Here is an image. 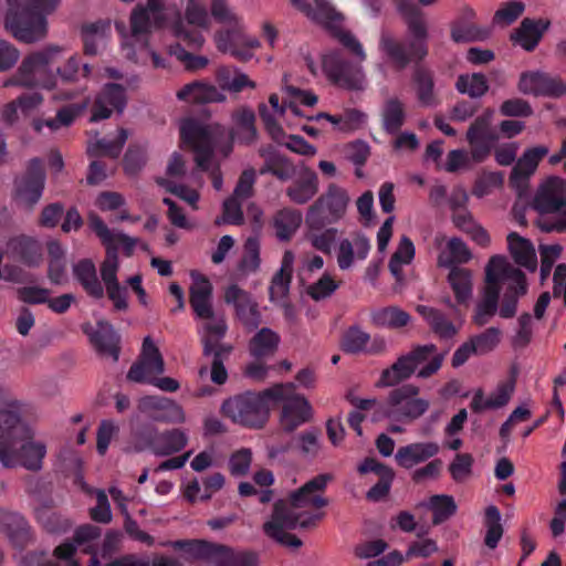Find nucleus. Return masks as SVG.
Here are the masks:
<instances>
[{"label":"nucleus","mask_w":566,"mask_h":566,"mask_svg":"<svg viewBox=\"0 0 566 566\" xmlns=\"http://www.w3.org/2000/svg\"><path fill=\"white\" fill-rule=\"evenodd\" d=\"M64 49L59 45H48L40 51L27 55L15 74L4 82V86L40 87L56 91L54 99L69 101L78 95V90H59L60 84H76L87 80L93 66L84 62L78 54L70 56L63 65L56 67L55 74L50 69L60 61Z\"/></svg>","instance_id":"obj_1"},{"label":"nucleus","mask_w":566,"mask_h":566,"mask_svg":"<svg viewBox=\"0 0 566 566\" xmlns=\"http://www.w3.org/2000/svg\"><path fill=\"white\" fill-rule=\"evenodd\" d=\"M331 480V474H319L293 492L289 502L276 501L270 520L263 524L265 535L287 547L294 549L301 547L302 541L286 531L297 526L301 528L314 527L323 518V513L301 510H319L326 506L328 500L323 496V492Z\"/></svg>","instance_id":"obj_2"},{"label":"nucleus","mask_w":566,"mask_h":566,"mask_svg":"<svg viewBox=\"0 0 566 566\" xmlns=\"http://www.w3.org/2000/svg\"><path fill=\"white\" fill-rule=\"evenodd\" d=\"M400 11L405 17L410 38L401 41L384 33L379 41V49L398 71L405 70L410 63L422 62L429 53L428 28L421 10L413 4L401 3Z\"/></svg>","instance_id":"obj_3"},{"label":"nucleus","mask_w":566,"mask_h":566,"mask_svg":"<svg viewBox=\"0 0 566 566\" xmlns=\"http://www.w3.org/2000/svg\"><path fill=\"white\" fill-rule=\"evenodd\" d=\"M60 0H8L4 24L12 35L24 43H33L46 35V15Z\"/></svg>","instance_id":"obj_4"},{"label":"nucleus","mask_w":566,"mask_h":566,"mask_svg":"<svg viewBox=\"0 0 566 566\" xmlns=\"http://www.w3.org/2000/svg\"><path fill=\"white\" fill-rule=\"evenodd\" d=\"M293 388V382L277 384L262 392L247 391L227 399L222 413L233 422L248 428H262L269 419L270 403Z\"/></svg>","instance_id":"obj_5"},{"label":"nucleus","mask_w":566,"mask_h":566,"mask_svg":"<svg viewBox=\"0 0 566 566\" xmlns=\"http://www.w3.org/2000/svg\"><path fill=\"white\" fill-rule=\"evenodd\" d=\"M443 354H437L434 344L417 345L409 353L401 355L388 368L381 371L377 382L379 387H392L409 379L417 370L418 366L428 361L419 369V378H429L436 374L442 366Z\"/></svg>","instance_id":"obj_6"},{"label":"nucleus","mask_w":566,"mask_h":566,"mask_svg":"<svg viewBox=\"0 0 566 566\" xmlns=\"http://www.w3.org/2000/svg\"><path fill=\"white\" fill-rule=\"evenodd\" d=\"M419 387L412 384L402 385L392 389L387 398L378 405L376 413L390 421L411 423L423 416L430 402L419 398Z\"/></svg>","instance_id":"obj_7"},{"label":"nucleus","mask_w":566,"mask_h":566,"mask_svg":"<svg viewBox=\"0 0 566 566\" xmlns=\"http://www.w3.org/2000/svg\"><path fill=\"white\" fill-rule=\"evenodd\" d=\"M165 371V363L159 348L156 346L150 336H146L143 340L142 352L138 359L133 363L127 379L134 382H148L166 392H175L179 389V382L171 377L157 378Z\"/></svg>","instance_id":"obj_8"},{"label":"nucleus","mask_w":566,"mask_h":566,"mask_svg":"<svg viewBox=\"0 0 566 566\" xmlns=\"http://www.w3.org/2000/svg\"><path fill=\"white\" fill-rule=\"evenodd\" d=\"M349 197L347 191L331 184L327 190L310 206L305 222L310 230H322L335 223L345 214Z\"/></svg>","instance_id":"obj_9"},{"label":"nucleus","mask_w":566,"mask_h":566,"mask_svg":"<svg viewBox=\"0 0 566 566\" xmlns=\"http://www.w3.org/2000/svg\"><path fill=\"white\" fill-rule=\"evenodd\" d=\"M556 179H549L534 197L533 207L541 214H553L541 223L544 232H566V200L555 189Z\"/></svg>","instance_id":"obj_10"},{"label":"nucleus","mask_w":566,"mask_h":566,"mask_svg":"<svg viewBox=\"0 0 566 566\" xmlns=\"http://www.w3.org/2000/svg\"><path fill=\"white\" fill-rule=\"evenodd\" d=\"M502 262L503 264L501 263V266L499 265L495 269L500 291L503 285H506L500 307V316L512 318L516 313L518 297L527 293V281L525 273L511 264L506 256L502 255Z\"/></svg>","instance_id":"obj_11"},{"label":"nucleus","mask_w":566,"mask_h":566,"mask_svg":"<svg viewBox=\"0 0 566 566\" xmlns=\"http://www.w3.org/2000/svg\"><path fill=\"white\" fill-rule=\"evenodd\" d=\"M323 71L334 84L347 90H361L364 73L360 62L348 60L340 50L323 56Z\"/></svg>","instance_id":"obj_12"},{"label":"nucleus","mask_w":566,"mask_h":566,"mask_svg":"<svg viewBox=\"0 0 566 566\" xmlns=\"http://www.w3.org/2000/svg\"><path fill=\"white\" fill-rule=\"evenodd\" d=\"M180 139L195 151L197 166L203 171L208 170L214 145L210 127L193 118H187L180 125Z\"/></svg>","instance_id":"obj_13"},{"label":"nucleus","mask_w":566,"mask_h":566,"mask_svg":"<svg viewBox=\"0 0 566 566\" xmlns=\"http://www.w3.org/2000/svg\"><path fill=\"white\" fill-rule=\"evenodd\" d=\"M186 22L180 18L172 24V32L177 40L184 42L189 50H199L205 38L198 27H207L208 12L200 0H189L186 8Z\"/></svg>","instance_id":"obj_14"},{"label":"nucleus","mask_w":566,"mask_h":566,"mask_svg":"<svg viewBox=\"0 0 566 566\" xmlns=\"http://www.w3.org/2000/svg\"><path fill=\"white\" fill-rule=\"evenodd\" d=\"M165 21L160 0H148L146 6L138 4L130 14V38L140 46H146L151 28L159 29Z\"/></svg>","instance_id":"obj_15"},{"label":"nucleus","mask_w":566,"mask_h":566,"mask_svg":"<svg viewBox=\"0 0 566 566\" xmlns=\"http://www.w3.org/2000/svg\"><path fill=\"white\" fill-rule=\"evenodd\" d=\"M502 255H493L485 266V285L482 300L476 304L473 322L484 326L495 315L500 298V284H497L496 266H501Z\"/></svg>","instance_id":"obj_16"},{"label":"nucleus","mask_w":566,"mask_h":566,"mask_svg":"<svg viewBox=\"0 0 566 566\" xmlns=\"http://www.w3.org/2000/svg\"><path fill=\"white\" fill-rule=\"evenodd\" d=\"M45 185V170L43 160L32 158L27 166L25 172L15 178V198L28 208H32L42 197Z\"/></svg>","instance_id":"obj_17"},{"label":"nucleus","mask_w":566,"mask_h":566,"mask_svg":"<svg viewBox=\"0 0 566 566\" xmlns=\"http://www.w3.org/2000/svg\"><path fill=\"white\" fill-rule=\"evenodd\" d=\"M491 116L492 111L489 109L478 116L468 128L467 142L471 147V158L475 163H483L497 142L499 137L491 128Z\"/></svg>","instance_id":"obj_18"},{"label":"nucleus","mask_w":566,"mask_h":566,"mask_svg":"<svg viewBox=\"0 0 566 566\" xmlns=\"http://www.w3.org/2000/svg\"><path fill=\"white\" fill-rule=\"evenodd\" d=\"M518 91L523 94L558 98L566 95V83L558 76L546 72H523L520 76Z\"/></svg>","instance_id":"obj_19"},{"label":"nucleus","mask_w":566,"mask_h":566,"mask_svg":"<svg viewBox=\"0 0 566 566\" xmlns=\"http://www.w3.org/2000/svg\"><path fill=\"white\" fill-rule=\"evenodd\" d=\"M224 302L234 306L238 319L248 332H253L260 326L261 313L249 292L237 284H230L224 290Z\"/></svg>","instance_id":"obj_20"},{"label":"nucleus","mask_w":566,"mask_h":566,"mask_svg":"<svg viewBox=\"0 0 566 566\" xmlns=\"http://www.w3.org/2000/svg\"><path fill=\"white\" fill-rule=\"evenodd\" d=\"M277 402H283L280 418L283 430L292 432L297 427L310 421L312 407L305 397L295 394L294 384L291 391H286L283 397L272 401L273 405Z\"/></svg>","instance_id":"obj_21"},{"label":"nucleus","mask_w":566,"mask_h":566,"mask_svg":"<svg viewBox=\"0 0 566 566\" xmlns=\"http://www.w3.org/2000/svg\"><path fill=\"white\" fill-rule=\"evenodd\" d=\"M127 104L126 90L117 83H106L95 96L91 107V120L98 122L111 117L113 112L122 114Z\"/></svg>","instance_id":"obj_22"},{"label":"nucleus","mask_w":566,"mask_h":566,"mask_svg":"<svg viewBox=\"0 0 566 566\" xmlns=\"http://www.w3.org/2000/svg\"><path fill=\"white\" fill-rule=\"evenodd\" d=\"M340 348L344 353L352 355H380L386 350V342L380 336L371 338L370 334L358 325H352L340 338Z\"/></svg>","instance_id":"obj_23"},{"label":"nucleus","mask_w":566,"mask_h":566,"mask_svg":"<svg viewBox=\"0 0 566 566\" xmlns=\"http://www.w3.org/2000/svg\"><path fill=\"white\" fill-rule=\"evenodd\" d=\"M138 409L158 422L180 423L185 420L182 408L167 397L145 396L139 400Z\"/></svg>","instance_id":"obj_24"},{"label":"nucleus","mask_w":566,"mask_h":566,"mask_svg":"<svg viewBox=\"0 0 566 566\" xmlns=\"http://www.w3.org/2000/svg\"><path fill=\"white\" fill-rule=\"evenodd\" d=\"M259 155L263 159V165L259 169L261 176L272 175L284 182L297 174L294 163L272 145L260 147Z\"/></svg>","instance_id":"obj_25"},{"label":"nucleus","mask_w":566,"mask_h":566,"mask_svg":"<svg viewBox=\"0 0 566 566\" xmlns=\"http://www.w3.org/2000/svg\"><path fill=\"white\" fill-rule=\"evenodd\" d=\"M82 329L99 354L111 356L115 361L118 360L120 337L112 324L99 321L96 328L91 324H85L82 326Z\"/></svg>","instance_id":"obj_26"},{"label":"nucleus","mask_w":566,"mask_h":566,"mask_svg":"<svg viewBox=\"0 0 566 566\" xmlns=\"http://www.w3.org/2000/svg\"><path fill=\"white\" fill-rule=\"evenodd\" d=\"M7 254L29 268H36L42 261L40 243L24 234L13 237L8 241Z\"/></svg>","instance_id":"obj_27"},{"label":"nucleus","mask_w":566,"mask_h":566,"mask_svg":"<svg viewBox=\"0 0 566 566\" xmlns=\"http://www.w3.org/2000/svg\"><path fill=\"white\" fill-rule=\"evenodd\" d=\"M549 27V20L524 18L520 27L511 34V40L525 51L532 52L536 49Z\"/></svg>","instance_id":"obj_28"},{"label":"nucleus","mask_w":566,"mask_h":566,"mask_svg":"<svg viewBox=\"0 0 566 566\" xmlns=\"http://www.w3.org/2000/svg\"><path fill=\"white\" fill-rule=\"evenodd\" d=\"M318 191V176L310 167L303 166L297 178L286 188V196L296 205L307 203Z\"/></svg>","instance_id":"obj_29"},{"label":"nucleus","mask_w":566,"mask_h":566,"mask_svg":"<svg viewBox=\"0 0 566 566\" xmlns=\"http://www.w3.org/2000/svg\"><path fill=\"white\" fill-rule=\"evenodd\" d=\"M214 39L220 52L228 53L239 61L247 62L253 55L252 52L243 45L244 33L237 25L218 31Z\"/></svg>","instance_id":"obj_30"},{"label":"nucleus","mask_w":566,"mask_h":566,"mask_svg":"<svg viewBox=\"0 0 566 566\" xmlns=\"http://www.w3.org/2000/svg\"><path fill=\"white\" fill-rule=\"evenodd\" d=\"M10 452L17 453L18 460H43L46 446L42 441L34 440L30 427L20 428V434L10 441Z\"/></svg>","instance_id":"obj_31"},{"label":"nucleus","mask_w":566,"mask_h":566,"mask_svg":"<svg viewBox=\"0 0 566 566\" xmlns=\"http://www.w3.org/2000/svg\"><path fill=\"white\" fill-rule=\"evenodd\" d=\"M318 439L319 430L317 429L302 432L297 437L293 438V440L286 446L269 448V458L274 459L279 455L289 453L290 451H298L300 454L304 457H316L321 448Z\"/></svg>","instance_id":"obj_32"},{"label":"nucleus","mask_w":566,"mask_h":566,"mask_svg":"<svg viewBox=\"0 0 566 566\" xmlns=\"http://www.w3.org/2000/svg\"><path fill=\"white\" fill-rule=\"evenodd\" d=\"M232 119L235 128L229 133L230 140H238L244 145L254 143L258 137L254 112L248 107H240L233 112Z\"/></svg>","instance_id":"obj_33"},{"label":"nucleus","mask_w":566,"mask_h":566,"mask_svg":"<svg viewBox=\"0 0 566 566\" xmlns=\"http://www.w3.org/2000/svg\"><path fill=\"white\" fill-rule=\"evenodd\" d=\"M447 281L454 294L458 305L468 306L473 295L472 271L459 265H451Z\"/></svg>","instance_id":"obj_34"},{"label":"nucleus","mask_w":566,"mask_h":566,"mask_svg":"<svg viewBox=\"0 0 566 566\" xmlns=\"http://www.w3.org/2000/svg\"><path fill=\"white\" fill-rule=\"evenodd\" d=\"M177 97L197 104L222 102L226 98L214 85L199 81L186 84L177 92Z\"/></svg>","instance_id":"obj_35"},{"label":"nucleus","mask_w":566,"mask_h":566,"mask_svg":"<svg viewBox=\"0 0 566 566\" xmlns=\"http://www.w3.org/2000/svg\"><path fill=\"white\" fill-rule=\"evenodd\" d=\"M73 274L87 295L97 300L104 296V287L97 277L96 268L92 260H80L73 265Z\"/></svg>","instance_id":"obj_36"},{"label":"nucleus","mask_w":566,"mask_h":566,"mask_svg":"<svg viewBox=\"0 0 566 566\" xmlns=\"http://www.w3.org/2000/svg\"><path fill=\"white\" fill-rule=\"evenodd\" d=\"M507 244L510 253L517 265L525 268L530 272L536 270V252L530 240L516 232H511L507 235Z\"/></svg>","instance_id":"obj_37"},{"label":"nucleus","mask_w":566,"mask_h":566,"mask_svg":"<svg viewBox=\"0 0 566 566\" xmlns=\"http://www.w3.org/2000/svg\"><path fill=\"white\" fill-rule=\"evenodd\" d=\"M361 474L373 472L379 476V481L367 492V499L377 502L385 497L392 480V471L381 462H364L358 467Z\"/></svg>","instance_id":"obj_38"},{"label":"nucleus","mask_w":566,"mask_h":566,"mask_svg":"<svg viewBox=\"0 0 566 566\" xmlns=\"http://www.w3.org/2000/svg\"><path fill=\"white\" fill-rule=\"evenodd\" d=\"M212 564L214 566H258L259 556L251 551H235L229 546L217 545Z\"/></svg>","instance_id":"obj_39"},{"label":"nucleus","mask_w":566,"mask_h":566,"mask_svg":"<svg viewBox=\"0 0 566 566\" xmlns=\"http://www.w3.org/2000/svg\"><path fill=\"white\" fill-rule=\"evenodd\" d=\"M417 312L426 319L431 331L440 338L449 339L458 333V328L441 311L426 305H418Z\"/></svg>","instance_id":"obj_40"},{"label":"nucleus","mask_w":566,"mask_h":566,"mask_svg":"<svg viewBox=\"0 0 566 566\" xmlns=\"http://www.w3.org/2000/svg\"><path fill=\"white\" fill-rule=\"evenodd\" d=\"M279 344V334L269 327H263L250 339L249 352L255 359H262L274 355Z\"/></svg>","instance_id":"obj_41"},{"label":"nucleus","mask_w":566,"mask_h":566,"mask_svg":"<svg viewBox=\"0 0 566 566\" xmlns=\"http://www.w3.org/2000/svg\"><path fill=\"white\" fill-rule=\"evenodd\" d=\"M175 549L182 552L186 560H208L212 564L217 544L199 539L176 541L171 543Z\"/></svg>","instance_id":"obj_42"},{"label":"nucleus","mask_w":566,"mask_h":566,"mask_svg":"<svg viewBox=\"0 0 566 566\" xmlns=\"http://www.w3.org/2000/svg\"><path fill=\"white\" fill-rule=\"evenodd\" d=\"M153 437L156 455H171L182 450L187 443V437L180 429L166 430Z\"/></svg>","instance_id":"obj_43"},{"label":"nucleus","mask_w":566,"mask_h":566,"mask_svg":"<svg viewBox=\"0 0 566 566\" xmlns=\"http://www.w3.org/2000/svg\"><path fill=\"white\" fill-rule=\"evenodd\" d=\"M381 116L384 130L387 134L396 135L406 120L405 105L396 97L389 98L384 105Z\"/></svg>","instance_id":"obj_44"},{"label":"nucleus","mask_w":566,"mask_h":566,"mask_svg":"<svg viewBox=\"0 0 566 566\" xmlns=\"http://www.w3.org/2000/svg\"><path fill=\"white\" fill-rule=\"evenodd\" d=\"M302 212L296 209L285 208L277 212L274 219L276 235L280 240H290L302 223Z\"/></svg>","instance_id":"obj_45"},{"label":"nucleus","mask_w":566,"mask_h":566,"mask_svg":"<svg viewBox=\"0 0 566 566\" xmlns=\"http://www.w3.org/2000/svg\"><path fill=\"white\" fill-rule=\"evenodd\" d=\"M128 138V133L125 128H118V134L114 139L102 138L88 148L87 153L91 157L107 156L116 159L119 157L123 147Z\"/></svg>","instance_id":"obj_46"},{"label":"nucleus","mask_w":566,"mask_h":566,"mask_svg":"<svg viewBox=\"0 0 566 566\" xmlns=\"http://www.w3.org/2000/svg\"><path fill=\"white\" fill-rule=\"evenodd\" d=\"M455 88L471 98H480L489 91V83L483 73L461 74L457 78Z\"/></svg>","instance_id":"obj_47"},{"label":"nucleus","mask_w":566,"mask_h":566,"mask_svg":"<svg viewBox=\"0 0 566 566\" xmlns=\"http://www.w3.org/2000/svg\"><path fill=\"white\" fill-rule=\"evenodd\" d=\"M490 35L488 28H481L475 23L453 21L451 24V39L455 43L483 41Z\"/></svg>","instance_id":"obj_48"},{"label":"nucleus","mask_w":566,"mask_h":566,"mask_svg":"<svg viewBox=\"0 0 566 566\" xmlns=\"http://www.w3.org/2000/svg\"><path fill=\"white\" fill-rule=\"evenodd\" d=\"M410 321V315L394 306L377 310L371 313V322L379 327L400 328Z\"/></svg>","instance_id":"obj_49"},{"label":"nucleus","mask_w":566,"mask_h":566,"mask_svg":"<svg viewBox=\"0 0 566 566\" xmlns=\"http://www.w3.org/2000/svg\"><path fill=\"white\" fill-rule=\"evenodd\" d=\"M413 82L419 102L424 106H433L436 104V96L432 73L427 69L418 66L413 72Z\"/></svg>","instance_id":"obj_50"},{"label":"nucleus","mask_w":566,"mask_h":566,"mask_svg":"<svg viewBox=\"0 0 566 566\" xmlns=\"http://www.w3.org/2000/svg\"><path fill=\"white\" fill-rule=\"evenodd\" d=\"M439 444L436 442L411 443L398 449L395 460H428L438 454Z\"/></svg>","instance_id":"obj_51"},{"label":"nucleus","mask_w":566,"mask_h":566,"mask_svg":"<svg viewBox=\"0 0 566 566\" xmlns=\"http://www.w3.org/2000/svg\"><path fill=\"white\" fill-rule=\"evenodd\" d=\"M428 507L432 511V524L439 525L450 518L457 511V504L450 495H432Z\"/></svg>","instance_id":"obj_52"},{"label":"nucleus","mask_w":566,"mask_h":566,"mask_svg":"<svg viewBox=\"0 0 566 566\" xmlns=\"http://www.w3.org/2000/svg\"><path fill=\"white\" fill-rule=\"evenodd\" d=\"M516 371L512 369L510 378L501 381L494 392L486 399V407L499 409L507 405L515 390Z\"/></svg>","instance_id":"obj_53"},{"label":"nucleus","mask_w":566,"mask_h":566,"mask_svg":"<svg viewBox=\"0 0 566 566\" xmlns=\"http://www.w3.org/2000/svg\"><path fill=\"white\" fill-rule=\"evenodd\" d=\"M260 242L255 237L247 239L243 245V255L239 263V270L243 273L255 272L260 266Z\"/></svg>","instance_id":"obj_54"},{"label":"nucleus","mask_w":566,"mask_h":566,"mask_svg":"<svg viewBox=\"0 0 566 566\" xmlns=\"http://www.w3.org/2000/svg\"><path fill=\"white\" fill-rule=\"evenodd\" d=\"M28 426L21 421V417L13 406L0 408V430L7 433V439L12 440L20 434V428Z\"/></svg>","instance_id":"obj_55"},{"label":"nucleus","mask_w":566,"mask_h":566,"mask_svg":"<svg viewBox=\"0 0 566 566\" xmlns=\"http://www.w3.org/2000/svg\"><path fill=\"white\" fill-rule=\"evenodd\" d=\"M189 49L184 42L179 41L169 46L170 55H175L182 62L187 70L196 71L207 66L208 59L201 55H195L187 51Z\"/></svg>","instance_id":"obj_56"},{"label":"nucleus","mask_w":566,"mask_h":566,"mask_svg":"<svg viewBox=\"0 0 566 566\" xmlns=\"http://www.w3.org/2000/svg\"><path fill=\"white\" fill-rule=\"evenodd\" d=\"M315 8L312 7V12L305 14L307 18L326 25L340 22L343 17L335 10L329 0H314Z\"/></svg>","instance_id":"obj_57"},{"label":"nucleus","mask_w":566,"mask_h":566,"mask_svg":"<svg viewBox=\"0 0 566 566\" xmlns=\"http://www.w3.org/2000/svg\"><path fill=\"white\" fill-rule=\"evenodd\" d=\"M500 340L501 331L497 327H489L484 332L470 338V342L475 348L476 355H484L492 352Z\"/></svg>","instance_id":"obj_58"},{"label":"nucleus","mask_w":566,"mask_h":566,"mask_svg":"<svg viewBox=\"0 0 566 566\" xmlns=\"http://www.w3.org/2000/svg\"><path fill=\"white\" fill-rule=\"evenodd\" d=\"M525 6L522 1H509L495 11L493 15V23L499 25H510L523 14Z\"/></svg>","instance_id":"obj_59"},{"label":"nucleus","mask_w":566,"mask_h":566,"mask_svg":"<svg viewBox=\"0 0 566 566\" xmlns=\"http://www.w3.org/2000/svg\"><path fill=\"white\" fill-rule=\"evenodd\" d=\"M118 256L117 247L106 249V258L101 265V276L105 287L118 284Z\"/></svg>","instance_id":"obj_60"},{"label":"nucleus","mask_w":566,"mask_h":566,"mask_svg":"<svg viewBox=\"0 0 566 566\" xmlns=\"http://www.w3.org/2000/svg\"><path fill=\"white\" fill-rule=\"evenodd\" d=\"M500 114L505 117H530L533 115V108L527 101L514 97L501 104Z\"/></svg>","instance_id":"obj_61"},{"label":"nucleus","mask_w":566,"mask_h":566,"mask_svg":"<svg viewBox=\"0 0 566 566\" xmlns=\"http://www.w3.org/2000/svg\"><path fill=\"white\" fill-rule=\"evenodd\" d=\"M36 518L50 533L62 532L69 527L66 521L62 520L55 512L46 507L36 511Z\"/></svg>","instance_id":"obj_62"},{"label":"nucleus","mask_w":566,"mask_h":566,"mask_svg":"<svg viewBox=\"0 0 566 566\" xmlns=\"http://www.w3.org/2000/svg\"><path fill=\"white\" fill-rule=\"evenodd\" d=\"M337 230L334 228L311 230L310 240L312 245L323 253H329L336 240Z\"/></svg>","instance_id":"obj_63"},{"label":"nucleus","mask_w":566,"mask_h":566,"mask_svg":"<svg viewBox=\"0 0 566 566\" xmlns=\"http://www.w3.org/2000/svg\"><path fill=\"white\" fill-rule=\"evenodd\" d=\"M345 155L356 167H363L370 155V147L366 142L357 139L345 147Z\"/></svg>","instance_id":"obj_64"}]
</instances>
